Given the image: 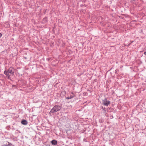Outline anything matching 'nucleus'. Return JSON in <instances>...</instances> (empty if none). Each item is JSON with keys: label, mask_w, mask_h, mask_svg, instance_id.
Here are the masks:
<instances>
[{"label": "nucleus", "mask_w": 146, "mask_h": 146, "mask_svg": "<svg viewBox=\"0 0 146 146\" xmlns=\"http://www.w3.org/2000/svg\"><path fill=\"white\" fill-rule=\"evenodd\" d=\"M62 109L61 106L59 105H55L54 106L53 108L49 112L50 115L52 116L55 113L59 111Z\"/></svg>", "instance_id": "1"}, {"label": "nucleus", "mask_w": 146, "mask_h": 146, "mask_svg": "<svg viewBox=\"0 0 146 146\" xmlns=\"http://www.w3.org/2000/svg\"><path fill=\"white\" fill-rule=\"evenodd\" d=\"M111 104V102L109 100L105 98L102 101V104L105 106H108Z\"/></svg>", "instance_id": "2"}, {"label": "nucleus", "mask_w": 146, "mask_h": 146, "mask_svg": "<svg viewBox=\"0 0 146 146\" xmlns=\"http://www.w3.org/2000/svg\"><path fill=\"white\" fill-rule=\"evenodd\" d=\"M9 74L11 75V76H14V73L15 71V70L13 67H10L7 70Z\"/></svg>", "instance_id": "3"}, {"label": "nucleus", "mask_w": 146, "mask_h": 146, "mask_svg": "<svg viewBox=\"0 0 146 146\" xmlns=\"http://www.w3.org/2000/svg\"><path fill=\"white\" fill-rule=\"evenodd\" d=\"M50 143L52 145L55 146L57 145L58 143V141L56 140L53 139L50 141Z\"/></svg>", "instance_id": "4"}, {"label": "nucleus", "mask_w": 146, "mask_h": 146, "mask_svg": "<svg viewBox=\"0 0 146 146\" xmlns=\"http://www.w3.org/2000/svg\"><path fill=\"white\" fill-rule=\"evenodd\" d=\"M4 73L6 75V76L8 78V79H10V80H11L10 76H11V75H10V74H9L7 70L4 71Z\"/></svg>", "instance_id": "5"}, {"label": "nucleus", "mask_w": 146, "mask_h": 146, "mask_svg": "<svg viewBox=\"0 0 146 146\" xmlns=\"http://www.w3.org/2000/svg\"><path fill=\"white\" fill-rule=\"evenodd\" d=\"M3 145L7 146H14V145L12 144L11 143L8 141H6L3 142Z\"/></svg>", "instance_id": "6"}, {"label": "nucleus", "mask_w": 146, "mask_h": 146, "mask_svg": "<svg viewBox=\"0 0 146 146\" xmlns=\"http://www.w3.org/2000/svg\"><path fill=\"white\" fill-rule=\"evenodd\" d=\"M76 95L75 94L74 92H71L70 95L72 97V98H73L74 97H75V98L76 99L78 100V97L77 96H76Z\"/></svg>", "instance_id": "7"}, {"label": "nucleus", "mask_w": 146, "mask_h": 146, "mask_svg": "<svg viewBox=\"0 0 146 146\" xmlns=\"http://www.w3.org/2000/svg\"><path fill=\"white\" fill-rule=\"evenodd\" d=\"M21 123L22 124L24 125H26L28 123V122L27 120L24 119H22L21 121Z\"/></svg>", "instance_id": "8"}, {"label": "nucleus", "mask_w": 146, "mask_h": 146, "mask_svg": "<svg viewBox=\"0 0 146 146\" xmlns=\"http://www.w3.org/2000/svg\"><path fill=\"white\" fill-rule=\"evenodd\" d=\"M136 109L139 112H143L142 109L139 106V105L136 106Z\"/></svg>", "instance_id": "9"}, {"label": "nucleus", "mask_w": 146, "mask_h": 146, "mask_svg": "<svg viewBox=\"0 0 146 146\" xmlns=\"http://www.w3.org/2000/svg\"><path fill=\"white\" fill-rule=\"evenodd\" d=\"M47 18H48L47 17H45L42 20L41 22L43 24H44L46 22H47L48 21Z\"/></svg>", "instance_id": "10"}, {"label": "nucleus", "mask_w": 146, "mask_h": 146, "mask_svg": "<svg viewBox=\"0 0 146 146\" xmlns=\"http://www.w3.org/2000/svg\"><path fill=\"white\" fill-rule=\"evenodd\" d=\"M74 92L75 94L76 95V96H77L78 97V99L80 97V96L81 95V93H80V92H78L76 91H74Z\"/></svg>", "instance_id": "11"}, {"label": "nucleus", "mask_w": 146, "mask_h": 146, "mask_svg": "<svg viewBox=\"0 0 146 146\" xmlns=\"http://www.w3.org/2000/svg\"><path fill=\"white\" fill-rule=\"evenodd\" d=\"M100 108L101 109H102L103 110V113H106L107 111V109L105 107H104L102 106H100Z\"/></svg>", "instance_id": "12"}, {"label": "nucleus", "mask_w": 146, "mask_h": 146, "mask_svg": "<svg viewBox=\"0 0 146 146\" xmlns=\"http://www.w3.org/2000/svg\"><path fill=\"white\" fill-rule=\"evenodd\" d=\"M66 91L64 90L60 94V96L61 97H63L66 94Z\"/></svg>", "instance_id": "13"}, {"label": "nucleus", "mask_w": 146, "mask_h": 146, "mask_svg": "<svg viewBox=\"0 0 146 146\" xmlns=\"http://www.w3.org/2000/svg\"><path fill=\"white\" fill-rule=\"evenodd\" d=\"M80 11L83 12L84 13H86V10L84 9H81V10Z\"/></svg>", "instance_id": "14"}, {"label": "nucleus", "mask_w": 146, "mask_h": 146, "mask_svg": "<svg viewBox=\"0 0 146 146\" xmlns=\"http://www.w3.org/2000/svg\"><path fill=\"white\" fill-rule=\"evenodd\" d=\"M99 122L100 123H102L104 122V120L103 119H100L99 120Z\"/></svg>", "instance_id": "15"}, {"label": "nucleus", "mask_w": 146, "mask_h": 146, "mask_svg": "<svg viewBox=\"0 0 146 146\" xmlns=\"http://www.w3.org/2000/svg\"><path fill=\"white\" fill-rule=\"evenodd\" d=\"M65 98L66 99H67L68 100L72 98V97L71 96H70V97H67L65 96Z\"/></svg>", "instance_id": "16"}, {"label": "nucleus", "mask_w": 146, "mask_h": 146, "mask_svg": "<svg viewBox=\"0 0 146 146\" xmlns=\"http://www.w3.org/2000/svg\"><path fill=\"white\" fill-rule=\"evenodd\" d=\"M139 33H143V29H141L139 31Z\"/></svg>", "instance_id": "17"}, {"label": "nucleus", "mask_w": 146, "mask_h": 146, "mask_svg": "<svg viewBox=\"0 0 146 146\" xmlns=\"http://www.w3.org/2000/svg\"><path fill=\"white\" fill-rule=\"evenodd\" d=\"M111 109L108 107L107 109V111L108 112V111H111Z\"/></svg>", "instance_id": "18"}, {"label": "nucleus", "mask_w": 146, "mask_h": 146, "mask_svg": "<svg viewBox=\"0 0 146 146\" xmlns=\"http://www.w3.org/2000/svg\"><path fill=\"white\" fill-rule=\"evenodd\" d=\"M88 95V93L86 92H84L83 93V95L84 96H87Z\"/></svg>", "instance_id": "19"}, {"label": "nucleus", "mask_w": 146, "mask_h": 146, "mask_svg": "<svg viewBox=\"0 0 146 146\" xmlns=\"http://www.w3.org/2000/svg\"><path fill=\"white\" fill-rule=\"evenodd\" d=\"M119 72V70L118 69H116L115 70V74H117Z\"/></svg>", "instance_id": "20"}, {"label": "nucleus", "mask_w": 146, "mask_h": 146, "mask_svg": "<svg viewBox=\"0 0 146 146\" xmlns=\"http://www.w3.org/2000/svg\"><path fill=\"white\" fill-rule=\"evenodd\" d=\"M86 6H87V5L85 4H84V5L82 4V5H80L81 7H86Z\"/></svg>", "instance_id": "21"}, {"label": "nucleus", "mask_w": 146, "mask_h": 146, "mask_svg": "<svg viewBox=\"0 0 146 146\" xmlns=\"http://www.w3.org/2000/svg\"><path fill=\"white\" fill-rule=\"evenodd\" d=\"M83 73H79L77 75L78 76H80L81 75L83 74Z\"/></svg>", "instance_id": "22"}, {"label": "nucleus", "mask_w": 146, "mask_h": 146, "mask_svg": "<svg viewBox=\"0 0 146 146\" xmlns=\"http://www.w3.org/2000/svg\"><path fill=\"white\" fill-rule=\"evenodd\" d=\"M12 87H15V88H16V87H17L16 85H12Z\"/></svg>", "instance_id": "23"}, {"label": "nucleus", "mask_w": 146, "mask_h": 146, "mask_svg": "<svg viewBox=\"0 0 146 146\" xmlns=\"http://www.w3.org/2000/svg\"><path fill=\"white\" fill-rule=\"evenodd\" d=\"M52 58H49L47 59V60L48 61H49Z\"/></svg>", "instance_id": "24"}, {"label": "nucleus", "mask_w": 146, "mask_h": 146, "mask_svg": "<svg viewBox=\"0 0 146 146\" xmlns=\"http://www.w3.org/2000/svg\"><path fill=\"white\" fill-rule=\"evenodd\" d=\"M136 1V0H132L131 1V3H133V2L135 1Z\"/></svg>", "instance_id": "25"}, {"label": "nucleus", "mask_w": 146, "mask_h": 146, "mask_svg": "<svg viewBox=\"0 0 146 146\" xmlns=\"http://www.w3.org/2000/svg\"><path fill=\"white\" fill-rule=\"evenodd\" d=\"M97 80H98L97 79H95L94 80V82H97Z\"/></svg>", "instance_id": "26"}, {"label": "nucleus", "mask_w": 146, "mask_h": 146, "mask_svg": "<svg viewBox=\"0 0 146 146\" xmlns=\"http://www.w3.org/2000/svg\"><path fill=\"white\" fill-rule=\"evenodd\" d=\"M46 146H50V145L48 144H46Z\"/></svg>", "instance_id": "27"}, {"label": "nucleus", "mask_w": 146, "mask_h": 146, "mask_svg": "<svg viewBox=\"0 0 146 146\" xmlns=\"http://www.w3.org/2000/svg\"><path fill=\"white\" fill-rule=\"evenodd\" d=\"M131 44V43H130L129 44L127 45V47H128L129 46H130Z\"/></svg>", "instance_id": "28"}, {"label": "nucleus", "mask_w": 146, "mask_h": 146, "mask_svg": "<svg viewBox=\"0 0 146 146\" xmlns=\"http://www.w3.org/2000/svg\"><path fill=\"white\" fill-rule=\"evenodd\" d=\"M2 34L0 33V38L2 36Z\"/></svg>", "instance_id": "29"}, {"label": "nucleus", "mask_w": 146, "mask_h": 146, "mask_svg": "<svg viewBox=\"0 0 146 146\" xmlns=\"http://www.w3.org/2000/svg\"><path fill=\"white\" fill-rule=\"evenodd\" d=\"M10 27V25L9 24H8V25H7V27Z\"/></svg>", "instance_id": "30"}, {"label": "nucleus", "mask_w": 146, "mask_h": 146, "mask_svg": "<svg viewBox=\"0 0 146 146\" xmlns=\"http://www.w3.org/2000/svg\"><path fill=\"white\" fill-rule=\"evenodd\" d=\"M133 42H134V41H131V43H131V44L132 43H133Z\"/></svg>", "instance_id": "31"}, {"label": "nucleus", "mask_w": 146, "mask_h": 146, "mask_svg": "<svg viewBox=\"0 0 146 146\" xmlns=\"http://www.w3.org/2000/svg\"><path fill=\"white\" fill-rule=\"evenodd\" d=\"M124 45L125 46H127V45H126L125 44H124Z\"/></svg>", "instance_id": "32"}, {"label": "nucleus", "mask_w": 146, "mask_h": 146, "mask_svg": "<svg viewBox=\"0 0 146 146\" xmlns=\"http://www.w3.org/2000/svg\"><path fill=\"white\" fill-rule=\"evenodd\" d=\"M119 18H121V19H122L123 18H121V17H120V16H119Z\"/></svg>", "instance_id": "33"}, {"label": "nucleus", "mask_w": 146, "mask_h": 146, "mask_svg": "<svg viewBox=\"0 0 146 146\" xmlns=\"http://www.w3.org/2000/svg\"><path fill=\"white\" fill-rule=\"evenodd\" d=\"M119 18H121V19H122L123 18H121V17H120V16H119Z\"/></svg>", "instance_id": "34"}, {"label": "nucleus", "mask_w": 146, "mask_h": 146, "mask_svg": "<svg viewBox=\"0 0 146 146\" xmlns=\"http://www.w3.org/2000/svg\"><path fill=\"white\" fill-rule=\"evenodd\" d=\"M112 69V68H111L109 70V71L110 70Z\"/></svg>", "instance_id": "35"}, {"label": "nucleus", "mask_w": 146, "mask_h": 146, "mask_svg": "<svg viewBox=\"0 0 146 146\" xmlns=\"http://www.w3.org/2000/svg\"><path fill=\"white\" fill-rule=\"evenodd\" d=\"M60 23H62V21H61V22H60Z\"/></svg>", "instance_id": "36"}, {"label": "nucleus", "mask_w": 146, "mask_h": 146, "mask_svg": "<svg viewBox=\"0 0 146 146\" xmlns=\"http://www.w3.org/2000/svg\"><path fill=\"white\" fill-rule=\"evenodd\" d=\"M59 20H58V22H59H59H60V21H59Z\"/></svg>", "instance_id": "37"}, {"label": "nucleus", "mask_w": 146, "mask_h": 146, "mask_svg": "<svg viewBox=\"0 0 146 146\" xmlns=\"http://www.w3.org/2000/svg\"><path fill=\"white\" fill-rule=\"evenodd\" d=\"M90 91V90H87V91Z\"/></svg>", "instance_id": "38"}]
</instances>
